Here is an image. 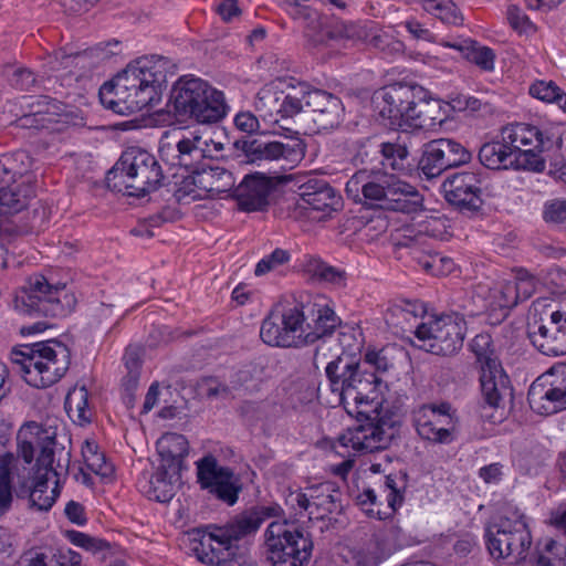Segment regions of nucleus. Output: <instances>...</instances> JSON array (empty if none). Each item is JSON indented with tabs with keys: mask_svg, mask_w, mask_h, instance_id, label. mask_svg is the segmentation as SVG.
<instances>
[{
	"mask_svg": "<svg viewBox=\"0 0 566 566\" xmlns=\"http://www.w3.org/2000/svg\"><path fill=\"white\" fill-rule=\"evenodd\" d=\"M20 430L18 433V453L30 464L39 452L35 472L31 476L18 475L15 495L28 499L29 506L39 511H48L54 504L59 491L57 484L69 472L71 453L64 447H59L48 431L34 428Z\"/></svg>",
	"mask_w": 566,
	"mask_h": 566,
	"instance_id": "obj_1",
	"label": "nucleus"
},
{
	"mask_svg": "<svg viewBox=\"0 0 566 566\" xmlns=\"http://www.w3.org/2000/svg\"><path fill=\"white\" fill-rule=\"evenodd\" d=\"M562 134L558 127H536L515 123L501 129L499 139L484 143L479 150V160L488 169H528L541 172L545 169L542 153L559 149Z\"/></svg>",
	"mask_w": 566,
	"mask_h": 566,
	"instance_id": "obj_2",
	"label": "nucleus"
},
{
	"mask_svg": "<svg viewBox=\"0 0 566 566\" xmlns=\"http://www.w3.org/2000/svg\"><path fill=\"white\" fill-rule=\"evenodd\" d=\"M175 65L159 55L143 56L129 63L111 82L99 88L101 103L108 109L129 115L160 102L161 86Z\"/></svg>",
	"mask_w": 566,
	"mask_h": 566,
	"instance_id": "obj_3",
	"label": "nucleus"
},
{
	"mask_svg": "<svg viewBox=\"0 0 566 566\" xmlns=\"http://www.w3.org/2000/svg\"><path fill=\"white\" fill-rule=\"evenodd\" d=\"M342 361L337 356L325 368L329 390L335 394V399L328 402L342 403L346 412L356 419L370 418V413H375L380 406L378 392L381 378L368 368L349 364H345L338 375Z\"/></svg>",
	"mask_w": 566,
	"mask_h": 566,
	"instance_id": "obj_4",
	"label": "nucleus"
},
{
	"mask_svg": "<svg viewBox=\"0 0 566 566\" xmlns=\"http://www.w3.org/2000/svg\"><path fill=\"white\" fill-rule=\"evenodd\" d=\"M75 305L76 297L65 284L52 283L40 273L30 275L11 301L17 313L30 317H65Z\"/></svg>",
	"mask_w": 566,
	"mask_h": 566,
	"instance_id": "obj_5",
	"label": "nucleus"
},
{
	"mask_svg": "<svg viewBox=\"0 0 566 566\" xmlns=\"http://www.w3.org/2000/svg\"><path fill=\"white\" fill-rule=\"evenodd\" d=\"M12 363L28 385L46 388L57 382L69 370L71 352L63 343L50 339L13 350Z\"/></svg>",
	"mask_w": 566,
	"mask_h": 566,
	"instance_id": "obj_6",
	"label": "nucleus"
},
{
	"mask_svg": "<svg viewBox=\"0 0 566 566\" xmlns=\"http://www.w3.org/2000/svg\"><path fill=\"white\" fill-rule=\"evenodd\" d=\"M164 172L156 157L139 147L127 148L107 174L109 188L130 197H144L157 190Z\"/></svg>",
	"mask_w": 566,
	"mask_h": 566,
	"instance_id": "obj_7",
	"label": "nucleus"
},
{
	"mask_svg": "<svg viewBox=\"0 0 566 566\" xmlns=\"http://www.w3.org/2000/svg\"><path fill=\"white\" fill-rule=\"evenodd\" d=\"M306 308L303 301L274 305L262 321L260 327L262 342L269 346L282 348L314 344L318 340V333L305 331Z\"/></svg>",
	"mask_w": 566,
	"mask_h": 566,
	"instance_id": "obj_8",
	"label": "nucleus"
},
{
	"mask_svg": "<svg viewBox=\"0 0 566 566\" xmlns=\"http://www.w3.org/2000/svg\"><path fill=\"white\" fill-rule=\"evenodd\" d=\"M32 158L25 150L0 156V213L2 217L23 210L34 196Z\"/></svg>",
	"mask_w": 566,
	"mask_h": 566,
	"instance_id": "obj_9",
	"label": "nucleus"
},
{
	"mask_svg": "<svg viewBox=\"0 0 566 566\" xmlns=\"http://www.w3.org/2000/svg\"><path fill=\"white\" fill-rule=\"evenodd\" d=\"M268 559L273 566H304L308 563L314 542L303 526L290 521H275L264 533Z\"/></svg>",
	"mask_w": 566,
	"mask_h": 566,
	"instance_id": "obj_10",
	"label": "nucleus"
},
{
	"mask_svg": "<svg viewBox=\"0 0 566 566\" xmlns=\"http://www.w3.org/2000/svg\"><path fill=\"white\" fill-rule=\"evenodd\" d=\"M223 144L206 138L197 130L165 132L159 142L160 157L171 166L198 167L201 161L212 163L222 156Z\"/></svg>",
	"mask_w": 566,
	"mask_h": 566,
	"instance_id": "obj_11",
	"label": "nucleus"
},
{
	"mask_svg": "<svg viewBox=\"0 0 566 566\" xmlns=\"http://www.w3.org/2000/svg\"><path fill=\"white\" fill-rule=\"evenodd\" d=\"M485 538L491 556L511 564L524 562L533 542L525 516L518 512L499 516L486 527Z\"/></svg>",
	"mask_w": 566,
	"mask_h": 566,
	"instance_id": "obj_12",
	"label": "nucleus"
},
{
	"mask_svg": "<svg viewBox=\"0 0 566 566\" xmlns=\"http://www.w3.org/2000/svg\"><path fill=\"white\" fill-rule=\"evenodd\" d=\"M480 371V386L485 402L492 408L501 407L506 397L512 396L510 379L505 374L491 335L478 334L470 343Z\"/></svg>",
	"mask_w": 566,
	"mask_h": 566,
	"instance_id": "obj_13",
	"label": "nucleus"
},
{
	"mask_svg": "<svg viewBox=\"0 0 566 566\" xmlns=\"http://www.w3.org/2000/svg\"><path fill=\"white\" fill-rule=\"evenodd\" d=\"M467 329L462 314H442L417 326V346L434 355L450 356L462 348Z\"/></svg>",
	"mask_w": 566,
	"mask_h": 566,
	"instance_id": "obj_14",
	"label": "nucleus"
},
{
	"mask_svg": "<svg viewBox=\"0 0 566 566\" xmlns=\"http://www.w3.org/2000/svg\"><path fill=\"white\" fill-rule=\"evenodd\" d=\"M358 426L348 429L335 441L331 438L321 439V449L332 453L337 447L348 448L366 453L385 450L394 438V427L388 419L379 417L378 410L370 413V418L360 417Z\"/></svg>",
	"mask_w": 566,
	"mask_h": 566,
	"instance_id": "obj_15",
	"label": "nucleus"
},
{
	"mask_svg": "<svg viewBox=\"0 0 566 566\" xmlns=\"http://www.w3.org/2000/svg\"><path fill=\"white\" fill-rule=\"evenodd\" d=\"M282 81H273L263 85L254 98V111L259 117L270 125H280L283 119L297 115L304 106L310 105L306 97L311 94L305 86H301L302 96L284 93L281 88Z\"/></svg>",
	"mask_w": 566,
	"mask_h": 566,
	"instance_id": "obj_16",
	"label": "nucleus"
},
{
	"mask_svg": "<svg viewBox=\"0 0 566 566\" xmlns=\"http://www.w3.org/2000/svg\"><path fill=\"white\" fill-rule=\"evenodd\" d=\"M196 468L197 480L201 489L207 490L228 505L237 503L241 484L232 469L220 465L212 454L199 459L196 462Z\"/></svg>",
	"mask_w": 566,
	"mask_h": 566,
	"instance_id": "obj_17",
	"label": "nucleus"
},
{
	"mask_svg": "<svg viewBox=\"0 0 566 566\" xmlns=\"http://www.w3.org/2000/svg\"><path fill=\"white\" fill-rule=\"evenodd\" d=\"M418 436L436 444H449L455 439V418L448 402L421 406L413 413Z\"/></svg>",
	"mask_w": 566,
	"mask_h": 566,
	"instance_id": "obj_18",
	"label": "nucleus"
},
{
	"mask_svg": "<svg viewBox=\"0 0 566 566\" xmlns=\"http://www.w3.org/2000/svg\"><path fill=\"white\" fill-rule=\"evenodd\" d=\"M472 154L462 144L450 138H439L423 146L419 168L431 179L440 176L444 170L468 164Z\"/></svg>",
	"mask_w": 566,
	"mask_h": 566,
	"instance_id": "obj_19",
	"label": "nucleus"
},
{
	"mask_svg": "<svg viewBox=\"0 0 566 566\" xmlns=\"http://www.w3.org/2000/svg\"><path fill=\"white\" fill-rule=\"evenodd\" d=\"M415 87L395 83L376 91L371 97L374 113L380 123L390 128H403V109L406 104H411L415 96Z\"/></svg>",
	"mask_w": 566,
	"mask_h": 566,
	"instance_id": "obj_20",
	"label": "nucleus"
},
{
	"mask_svg": "<svg viewBox=\"0 0 566 566\" xmlns=\"http://www.w3.org/2000/svg\"><path fill=\"white\" fill-rule=\"evenodd\" d=\"M527 400L539 415H553L566 409V369L538 377L528 389Z\"/></svg>",
	"mask_w": 566,
	"mask_h": 566,
	"instance_id": "obj_21",
	"label": "nucleus"
},
{
	"mask_svg": "<svg viewBox=\"0 0 566 566\" xmlns=\"http://www.w3.org/2000/svg\"><path fill=\"white\" fill-rule=\"evenodd\" d=\"M484 177L482 170L453 174L442 184L446 200L460 210H479L483 202L481 196Z\"/></svg>",
	"mask_w": 566,
	"mask_h": 566,
	"instance_id": "obj_22",
	"label": "nucleus"
},
{
	"mask_svg": "<svg viewBox=\"0 0 566 566\" xmlns=\"http://www.w3.org/2000/svg\"><path fill=\"white\" fill-rule=\"evenodd\" d=\"M528 338L544 355H566V307L553 312L548 324L530 325Z\"/></svg>",
	"mask_w": 566,
	"mask_h": 566,
	"instance_id": "obj_23",
	"label": "nucleus"
},
{
	"mask_svg": "<svg viewBox=\"0 0 566 566\" xmlns=\"http://www.w3.org/2000/svg\"><path fill=\"white\" fill-rule=\"evenodd\" d=\"M398 481L402 482L397 474L385 476L379 490L367 488L357 496V503L367 511V513L378 520H382L386 513H381L380 506L387 503L391 513L396 512L403 502V494Z\"/></svg>",
	"mask_w": 566,
	"mask_h": 566,
	"instance_id": "obj_24",
	"label": "nucleus"
},
{
	"mask_svg": "<svg viewBox=\"0 0 566 566\" xmlns=\"http://www.w3.org/2000/svg\"><path fill=\"white\" fill-rule=\"evenodd\" d=\"M22 106L29 108V114L22 118L23 125L35 124L40 128H50L54 125H67L71 120L65 105L49 96L23 97Z\"/></svg>",
	"mask_w": 566,
	"mask_h": 566,
	"instance_id": "obj_25",
	"label": "nucleus"
},
{
	"mask_svg": "<svg viewBox=\"0 0 566 566\" xmlns=\"http://www.w3.org/2000/svg\"><path fill=\"white\" fill-rule=\"evenodd\" d=\"M235 545H231L221 536L219 528L202 533L199 539H192L191 545L197 559L211 566H228L235 555Z\"/></svg>",
	"mask_w": 566,
	"mask_h": 566,
	"instance_id": "obj_26",
	"label": "nucleus"
},
{
	"mask_svg": "<svg viewBox=\"0 0 566 566\" xmlns=\"http://www.w3.org/2000/svg\"><path fill=\"white\" fill-rule=\"evenodd\" d=\"M274 189L271 178L254 174L248 175L234 188L232 196L237 199L238 206L243 211H262L270 201V195Z\"/></svg>",
	"mask_w": 566,
	"mask_h": 566,
	"instance_id": "obj_27",
	"label": "nucleus"
},
{
	"mask_svg": "<svg viewBox=\"0 0 566 566\" xmlns=\"http://www.w3.org/2000/svg\"><path fill=\"white\" fill-rule=\"evenodd\" d=\"M280 512L281 507L279 505L256 506L244 511L227 525L218 528L221 536H224L231 545H235V542L254 535L266 518L277 516Z\"/></svg>",
	"mask_w": 566,
	"mask_h": 566,
	"instance_id": "obj_28",
	"label": "nucleus"
},
{
	"mask_svg": "<svg viewBox=\"0 0 566 566\" xmlns=\"http://www.w3.org/2000/svg\"><path fill=\"white\" fill-rule=\"evenodd\" d=\"M208 90V82L199 77L184 76L179 78L170 95L176 115L195 119L199 102H202Z\"/></svg>",
	"mask_w": 566,
	"mask_h": 566,
	"instance_id": "obj_29",
	"label": "nucleus"
},
{
	"mask_svg": "<svg viewBox=\"0 0 566 566\" xmlns=\"http://www.w3.org/2000/svg\"><path fill=\"white\" fill-rule=\"evenodd\" d=\"M243 150L251 161L284 159L294 165L304 156V147L298 138L292 145L258 139L245 140Z\"/></svg>",
	"mask_w": 566,
	"mask_h": 566,
	"instance_id": "obj_30",
	"label": "nucleus"
},
{
	"mask_svg": "<svg viewBox=\"0 0 566 566\" xmlns=\"http://www.w3.org/2000/svg\"><path fill=\"white\" fill-rule=\"evenodd\" d=\"M185 169L190 174L192 184L212 197L231 190L235 184L230 170L213 163L201 161L198 167Z\"/></svg>",
	"mask_w": 566,
	"mask_h": 566,
	"instance_id": "obj_31",
	"label": "nucleus"
},
{
	"mask_svg": "<svg viewBox=\"0 0 566 566\" xmlns=\"http://www.w3.org/2000/svg\"><path fill=\"white\" fill-rule=\"evenodd\" d=\"M391 174L359 170L346 184V191L357 195L359 191L366 200L375 202L382 209L387 199V186Z\"/></svg>",
	"mask_w": 566,
	"mask_h": 566,
	"instance_id": "obj_32",
	"label": "nucleus"
},
{
	"mask_svg": "<svg viewBox=\"0 0 566 566\" xmlns=\"http://www.w3.org/2000/svg\"><path fill=\"white\" fill-rule=\"evenodd\" d=\"M179 480L180 472L172 474L171 468L160 464L153 474L139 479L138 486L149 500L165 503L174 497Z\"/></svg>",
	"mask_w": 566,
	"mask_h": 566,
	"instance_id": "obj_33",
	"label": "nucleus"
},
{
	"mask_svg": "<svg viewBox=\"0 0 566 566\" xmlns=\"http://www.w3.org/2000/svg\"><path fill=\"white\" fill-rule=\"evenodd\" d=\"M422 206V197L417 188L391 174L387 186V199L382 209L412 213Z\"/></svg>",
	"mask_w": 566,
	"mask_h": 566,
	"instance_id": "obj_34",
	"label": "nucleus"
},
{
	"mask_svg": "<svg viewBox=\"0 0 566 566\" xmlns=\"http://www.w3.org/2000/svg\"><path fill=\"white\" fill-rule=\"evenodd\" d=\"M440 44L458 51L462 57L474 63L483 71H492L494 69L495 54L493 50L480 45L471 39L442 40Z\"/></svg>",
	"mask_w": 566,
	"mask_h": 566,
	"instance_id": "obj_35",
	"label": "nucleus"
},
{
	"mask_svg": "<svg viewBox=\"0 0 566 566\" xmlns=\"http://www.w3.org/2000/svg\"><path fill=\"white\" fill-rule=\"evenodd\" d=\"M161 464L171 468L172 474L180 472L184 459L188 455L189 444L185 436L168 432L157 442Z\"/></svg>",
	"mask_w": 566,
	"mask_h": 566,
	"instance_id": "obj_36",
	"label": "nucleus"
},
{
	"mask_svg": "<svg viewBox=\"0 0 566 566\" xmlns=\"http://www.w3.org/2000/svg\"><path fill=\"white\" fill-rule=\"evenodd\" d=\"M308 0H293L289 3L290 15L303 28L304 46L316 50L318 46V13L316 9L305 6Z\"/></svg>",
	"mask_w": 566,
	"mask_h": 566,
	"instance_id": "obj_37",
	"label": "nucleus"
},
{
	"mask_svg": "<svg viewBox=\"0 0 566 566\" xmlns=\"http://www.w3.org/2000/svg\"><path fill=\"white\" fill-rule=\"evenodd\" d=\"M321 496L325 497L321 502V509L326 511L324 514L321 513V532L344 525L345 516L340 491L335 489L333 483L324 482L321 483Z\"/></svg>",
	"mask_w": 566,
	"mask_h": 566,
	"instance_id": "obj_38",
	"label": "nucleus"
},
{
	"mask_svg": "<svg viewBox=\"0 0 566 566\" xmlns=\"http://www.w3.org/2000/svg\"><path fill=\"white\" fill-rule=\"evenodd\" d=\"M199 102L195 120L201 124H211L221 120L228 114L229 106L224 94L208 83L206 96Z\"/></svg>",
	"mask_w": 566,
	"mask_h": 566,
	"instance_id": "obj_39",
	"label": "nucleus"
},
{
	"mask_svg": "<svg viewBox=\"0 0 566 566\" xmlns=\"http://www.w3.org/2000/svg\"><path fill=\"white\" fill-rule=\"evenodd\" d=\"M65 410L70 419L80 426L87 424L93 419V410L88 403V391L85 386H75L65 398Z\"/></svg>",
	"mask_w": 566,
	"mask_h": 566,
	"instance_id": "obj_40",
	"label": "nucleus"
},
{
	"mask_svg": "<svg viewBox=\"0 0 566 566\" xmlns=\"http://www.w3.org/2000/svg\"><path fill=\"white\" fill-rule=\"evenodd\" d=\"M344 117L342 101L332 93L321 90V130H332L339 126Z\"/></svg>",
	"mask_w": 566,
	"mask_h": 566,
	"instance_id": "obj_41",
	"label": "nucleus"
},
{
	"mask_svg": "<svg viewBox=\"0 0 566 566\" xmlns=\"http://www.w3.org/2000/svg\"><path fill=\"white\" fill-rule=\"evenodd\" d=\"M382 156V166L392 170L402 171L406 169V161L409 156L407 143L399 136L394 142H384L379 145Z\"/></svg>",
	"mask_w": 566,
	"mask_h": 566,
	"instance_id": "obj_42",
	"label": "nucleus"
},
{
	"mask_svg": "<svg viewBox=\"0 0 566 566\" xmlns=\"http://www.w3.org/2000/svg\"><path fill=\"white\" fill-rule=\"evenodd\" d=\"M298 200L296 211L300 214H306L307 211L316 212L318 210V178L311 175L298 186Z\"/></svg>",
	"mask_w": 566,
	"mask_h": 566,
	"instance_id": "obj_43",
	"label": "nucleus"
},
{
	"mask_svg": "<svg viewBox=\"0 0 566 566\" xmlns=\"http://www.w3.org/2000/svg\"><path fill=\"white\" fill-rule=\"evenodd\" d=\"M82 457L87 469L93 473L107 476L113 468L95 441L86 440L82 447Z\"/></svg>",
	"mask_w": 566,
	"mask_h": 566,
	"instance_id": "obj_44",
	"label": "nucleus"
},
{
	"mask_svg": "<svg viewBox=\"0 0 566 566\" xmlns=\"http://www.w3.org/2000/svg\"><path fill=\"white\" fill-rule=\"evenodd\" d=\"M424 11L440 19L442 22L458 24L462 21L452 0H417Z\"/></svg>",
	"mask_w": 566,
	"mask_h": 566,
	"instance_id": "obj_45",
	"label": "nucleus"
},
{
	"mask_svg": "<svg viewBox=\"0 0 566 566\" xmlns=\"http://www.w3.org/2000/svg\"><path fill=\"white\" fill-rule=\"evenodd\" d=\"M491 304L493 307L510 310L518 303L515 285L511 279L503 280L491 290Z\"/></svg>",
	"mask_w": 566,
	"mask_h": 566,
	"instance_id": "obj_46",
	"label": "nucleus"
},
{
	"mask_svg": "<svg viewBox=\"0 0 566 566\" xmlns=\"http://www.w3.org/2000/svg\"><path fill=\"white\" fill-rule=\"evenodd\" d=\"M418 118H421V120H418V128L421 129H431L436 127L437 125H441L446 118L444 113L442 112V107L438 101L433 102H427V101H420L419 102V109H418Z\"/></svg>",
	"mask_w": 566,
	"mask_h": 566,
	"instance_id": "obj_47",
	"label": "nucleus"
},
{
	"mask_svg": "<svg viewBox=\"0 0 566 566\" xmlns=\"http://www.w3.org/2000/svg\"><path fill=\"white\" fill-rule=\"evenodd\" d=\"M566 548L554 539H548L537 552L535 566H565Z\"/></svg>",
	"mask_w": 566,
	"mask_h": 566,
	"instance_id": "obj_48",
	"label": "nucleus"
},
{
	"mask_svg": "<svg viewBox=\"0 0 566 566\" xmlns=\"http://www.w3.org/2000/svg\"><path fill=\"white\" fill-rule=\"evenodd\" d=\"M344 202L340 193L328 184L321 181V221L333 218L343 209Z\"/></svg>",
	"mask_w": 566,
	"mask_h": 566,
	"instance_id": "obj_49",
	"label": "nucleus"
},
{
	"mask_svg": "<svg viewBox=\"0 0 566 566\" xmlns=\"http://www.w3.org/2000/svg\"><path fill=\"white\" fill-rule=\"evenodd\" d=\"M368 43L378 49L387 56H398L402 54L405 45L401 41L395 39L387 32L377 31L370 35Z\"/></svg>",
	"mask_w": 566,
	"mask_h": 566,
	"instance_id": "obj_50",
	"label": "nucleus"
},
{
	"mask_svg": "<svg viewBox=\"0 0 566 566\" xmlns=\"http://www.w3.org/2000/svg\"><path fill=\"white\" fill-rule=\"evenodd\" d=\"M343 325L342 318L334 310V303L328 301L327 304L321 306V342L331 337Z\"/></svg>",
	"mask_w": 566,
	"mask_h": 566,
	"instance_id": "obj_51",
	"label": "nucleus"
},
{
	"mask_svg": "<svg viewBox=\"0 0 566 566\" xmlns=\"http://www.w3.org/2000/svg\"><path fill=\"white\" fill-rule=\"evenodd\" d=\"M363 368H373L374 373H386L394 366L386 348L368 349L363 361L359 364Z\"/></svg>",
	"mask_w": 566,
	"mask_h": 566,
	"instance_id": "obj_52",
	"label": "nucleus"
},
{
	"mask_svg": "<svg viewBox=\"0 0 566 566\" xmlns=\"http://www.w3.org/2000/svg\"><path fill=\"white\" fill-rule=\"evenodd\" d=\"M420 264L433 275H448L454 269L453 260L440 253L430 254L424 260H421Z\"/></svg>",
	"mask_w": 566,
	"mask_h": 566,
	"instance_id": "obj_53",
	"label": "nucleus"
},
{
	"mask_svg": "<svg viewBox=\"0 0 566 566\" xmlns=\"http://www.w3.org/2000/svg\"><path fill=\"white\" fill-rule=\"evenodd\" d=\"M511 280L515 285L518 302L530 298L536 290V279L524 269L516 270Z\"/></svg>",
	"mask_w": 566,
	"mask_h": 566,
	"instance_id": "obj_54",
	"label": "nucleus"
},
{
	"mask_svg": "<svg viewBox=\"0 0 566 566\" xmlns=\"http://www.w3.org/2000/svg\"><path fill=\"white\" fill-rule=\"evenodd\" d=\"M290 253L283 249H275L269 255L262 258L255 265L254 274L256 276L264 275L270 271L290 261Z\"/></svg>",
	"mask_w": 566,
	"mask_h": 566,
	"instance_id": "obj_55",
	"label": "nucleus"
},
{
	"mask_svg": "<svg viewBox=\"0 0 566 566\" xmlns=\"http://www.w3.org/2000/svg\"><path fill=\"white\" fill-rule=\"evenodd\" d=\"M563 91L553 81H537L530 86V94L543 102L556 103Z\"/></svg>",
	"mask_w": 566,
	"mask_h": 566,
	"instance_id": "obj_56",
	"label": "nucleus"
},
{
	"mask_svg": "<svg viewBox=\"0 0 566 566\" xmlns=\"http://www.w3.org/2000/svg\"><path fill=\"white\" fill-rule=\"evenodd\" d=\"M15 485H12L11 469L0 468V515L11 507Z\"/></svg>",
	"mask_w": 566,
	"mask_h": 566,
	"instance_id": "obj_57",
	"label": "nucleus"
},
{
	"mask_svg": "<svg viewBox=\"0 0 566 566\" xmlns=\"http://www.w3.org/2000/svg\"><path fill=\"white\" fill-rule=\"evenodd\" d=\"M347 274L344 269L329 265L321 261V283H326L334 289L346 285Z\"/></svg>",
	"mask_w": 566,
	"mask_h": 566,
	"instance_id": "obj_58",
	"label": "nucleus"
},
{
	"mask_svg": "<svg viewBox=\"0 0 566 566\" xmlns=\"http://www.w3.org/2000/svg\"><path fill=\"white\" fill-rule=\"evenodd\" d=\"M411 317H417L416 306L411 303H406L405 306L395 304L388 308L386 314L387 323L397 326L401 324V321H399V318H402L403 321L408 322Z\"/></svg>",
	"mask_w": 566,
	"mask_h": 566,
	"instance_id": "obj_59",
	"label": "nucleus"
},
{
	"mask_svg": "<svg viewBox=\"0 0 566 566\" xmlns=\"http://www.w3.org/2000/svg\"><path fill=\"white\" fill-rule=\"evenodd\" d=\"M506 14L507 20L514 30L521 33H527L528 31L533 30V23L517 6H509Z\"/></svg>",
	"mask_w": 566,
	"mask_h": 566,
	"instance_id": "obj_60",
	"label": "nucleus"
},
{
	"mask_svg": "<svg viewBox=\"0 0 566 566\" xmlns=\"http://www.w3.org/2000/svg\"><path fill=\"white\" fill-rule=\"evenodd\" d=\"M544 219L546 222L563 223L566 221V200L555 199L545 203Z\"/></svg>",
	"mask_w": 566,
	"mask_h": 566,
	"instance_id": "obj_61",
	"label": "nucleus"
},
{
	"mask_svg": "<svg viewBox=\"0 0 566 566\" xmlns=\"http://www.w3.org/2000/svg\"><path fill=\"white\" fill-rule=\"evenodd\" d=\"M459 104H463L460 108L469 111L472 114H478L479 116H488L495 111L493 104L474 96H464L463 101H459Z\"/></svg>",
	"mask_w": 566,
	"mask_h": 566,
	"instance_id": "obj_62",
	"label": "nucleus"
},
{
	"mask_svg": "<svg viewBox=\"0 0 566 566\" xmlns=\"http://www.w3.org/2000/svg\"><path fill=\"white\" fill-rule=\"evenodd\" d=\"M8 76L10 84L19 90H29L35 83L33 73L28 69H13Z\"/></svg>",
	"mask_w": 566,
	"mask_h": 566,
	"instance_id": "obj_63",
	"label": "nucleus"
},
{
	"mask_svg": "<svg viewBox=\"0 0 566 566\" xmlns=\"http://www.w3.org/2000/svg\"><path fill=\"white\" fill-rule=\"evenodd\" d=\"M546 284L554 294H566V270L551 269L546 275Z\"/></svg>",
	"mask_w": 566,
	"mask_h": 566,
	"instance_id": "obj_64",
	"label": "nucleus"
}]
</instances>
